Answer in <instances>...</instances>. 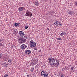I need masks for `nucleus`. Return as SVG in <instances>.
<instances>
[{"label": "nucleus", "instance_id": "16", "mask_svg": "<svg viewBox=\"0 0 77 77\" xmlns=\"http://www.w3.org/2000/svg\"><path fill=\"white\" fill-rule=\"evenodd\" d=\"M66 35V33H65V32H62L60 34V35L61 36H63V35Z\"/></svg>", "mask_w": 77, "mask_h": 77}, {"label": "nucleus", "instance_id": "27", "mask_svg": "<svg viewBox=\"0 0 77 77\" xmlns=\"http://www.w3.org/2000/svg\"><path fill=\"white\" fill-rule=\"evenodd\" d=\"M24 38H25V39H27V37L26 35L24 36Z\"/></svg>", "mask_w": 77, "mask_h": 77}, {"label": "nucleus", "instance_id": "24", "mask_svg": "<svg viewBox=\"0 0 77 77\" xmlns=\"http://www.w3.org/2000/svg\"><path fill=\"white\" fill-rule=\"evenodd\" d=\"M61 38H57V40H61Z\"/></svg>", "mask_w": 77, "mask_h": 77}, {"label": "nucleus", "instance_id": "29", "mask_svg": "<svg viewBox=\"0 0 77 77\" xmlns=\"http://www.w3.org/2000/svg\"><path fill=\"white\" fill-rule=\"evenodd\" d=\"M70 69H72V70H73V69H73V67H71V68Z\"/></svg>", "mask_w": 77, "mask_h": 77}, {"label": "nucleus", "instance_id": "12", "mask_svg": "<svg viewBox=\"0 0 77 77\" xmlns=\"http://www.w3.org/2000/svg\"><path fill=\"white\" fill-rule=\"evenodd\" d=\"M35 5L36 6H38L39 5V3L38 1H35Z\"/></svg>", "mask_w": 77, "mask_h": 77}, {"label": "nucleus", "instance_id": "8", "mask_svg": "<svg viewBox=\"0 0 77 77\" xmlns=\"http://www.w3.org/2000/svg\"><path fill=\"white\" fill-rule=\"evenodd\" d=\"M25 54H26L27 55H29L32 53V51L30 50H27L25 51Z\"/></svg>", "mask_w": 77, "mask_h": 77}, {"label": "nucleus", "instance_id": "26", "mask_svg": "<svg viewBox=\"0 0 77 77\" xmlns=\"http://www.w3.org/2000/svg\"><path fill=\"white\" fill-rule=\"evenodd\" d=\"M25 29H28V26H25Z\"/></svg>", "mask_w": 77, "mask_h": 77}, {"label": "nucleus", "instance_id": "15", "mask_svg": "<svg viewBox=\"0 0 77 77\" xmlns=\"http://www.w3.org/2000/svg\"><path fill=\"white\" fill-rule=\"evenodd\" d=\"M45 74V72L44 71H42L41 72V76H44V74Z\"/></svg>", "mask_w": 77, "mask_h": 77}, {"label": "nucleus", "instance_id": "19", "mask_svg": "<svg viewBox=\"0 0 77 77\" xmlns=\"http://www.w3.org/2000/svg\"><path fill=\"white\" fill-rule=\"evenodd\" d=\"M31 62L33 64H34V63H35V60L32 59L31 60Z\"/></svg>", "mask_w": 77, "mask_h": 77}, {"label": "nucleus", "instance_id": "9", "mask_svg": "<svg viewBox=\"0 0 77 77\" xmlns=\"http://www.w3.org/2000/svg\"><path fill=\"white\" fill-rule=\"evenodd\" d=\"M19 34L21 37H23V36H24V33L22 31H20L19 32Z\"/></svg>", "mask_w": 77, "mask_h": 77}, {"label": "nucleus", "instance_id": "7", "mask_svg": "<svg viewBox=\"0 0 77 77\" xmlns=\"http://www.w3.org/2000/svg\"><path fill=\"white\" fill-rule=\"evenodd\" d=\"M54 58H52V57H50L48 58V63H50V65H51L52 63V60L54 59Z\"/></svg>", "mask_w": 77, "mask_h": 77}, {"label": "nucleus", "instance_id": "17", "mask_svg": "<svg viewBox=\"0 0 77 77\" xmlns=\"http://www.w3.org/2000/svg\"><path fill=\"white\" fill-rule=\"evenodd\" d=\"M69 14H70L71 15H72L73 14V12L72 11H70L69 12Z\"/></svg>", "mask_w": 77, "mask_h": 77}, {"label": "nucleus", "instance_id": "13", "mask_svg": "<svg viewBox=\"0 0 77 77\" xmlns=\"http://www.w3.org/2000/svg\"><path fill=\"white\" fill-rule=\"evenodd\" d=\"M44 77H48V73L47 72H45L44 75H43Z\"/></svg>", "mask_w": 77, "mask_h": 77}, {"label": "nucleus", "instance_id": "25", "mask_svg": "<svg viewBox=\"0 0 77 77\" xmlns=\"http://www.w3.org/2000/svg\"><path fill=\"white\" fill-rule=\"evenodd\" d=\"M0 46L3 47V44L1 43H0Z\"/></svg>", "mask_w": 77, "mask_h": 77}, {"label": "nucleus", "instance_id": "23", "mask_svg": "<svg viewBox=\"0 0 77 77\" xmlns=\"http://www.w3.org/2000/svg\"><path fill=\"white\" fill-rule=\"evenodd\" d=\"M2 56H3V54H0V58H1Z\"/></svg>", "mask_w": 77, "mask_h": 77}, {"label": "nucleus", "instance_id": "4", "mask_svg": "<svg viewBox=\"0 0 77 77\" xmlns=\"http://www.w3.org/2000/svg\"><path fill=\"white\" fill-rule=\"evenodd\" d=\"M25 15L27 17H29V16L30 18H32V14L30 12L28 11V10H27V11L26 12V14Z\"/></svg>", "mask_w": 77, "mask_h": 77}, {"label": "nucleus", "instance_id": "28", "mask_svg": "<svg viewBox=\"0 0 77 77\" xmlns=\"http://www.w3.org/2000/svg\"><path fill=\"white\" fill-rule=\"evenodd\" d=\"M34 50H37V49L36 48H34Z\"/></svg>", "mask_w": 77, "mask_h": 77}, {"label": "nucleus", "instance_id": "14", "mask_svg": "<svg viewBox=\"0 0 77 77\" xmlns=\"http://www.w3.org/2000/svg\"><path fill=\"white\" fill-rule=\"evenodd\" d=\"M19 24H20V23H15V24H14V26L15 27H18L19 26Z\"/></svg>", "mask_w": 77, "mask_h": 77}, {"label": "nucleus", "instance_id": "11", "mask_svg": "<svg viewBox=\"0 0 77 77\" xmlns=\"http://www.w3.org/2000/svg\"><path fill=\"white\" fill-rule=\"evenodd\" d=\"M2 65H3V66H4L5 67H7V66H8V63L6 62L3 63Z\"/></svg>", "mask_w": 77, "mask_h": 77}, {"label": "nucleus", "instance_id": "6", "mask_svg": "<svg viewBox=\"0 0 77 77\" xmlns=\"http://www.w3.org/2000/svg\"><path fill=\"white\" fill-rule=\"evenodd\" d=\"M27 46L25 44H23L20 46V48L22 50H25L26 48H27Z\"/></svg>", "mask_w": 77, "mask_h": 77}, {"label": "nucleus", "instance_id": "31", "mask_svg": "<svg viewBox=\"0 0 77 77\" xmlns=\"http://www.w3.org/2000/svg\"><path fill=\"white\" fill-rule=\"evenodd\" d=\"M47 30H49L50 29L49 28H47Z\"/></svg>", "mask_w": 77, "mask_h": 77}, {"label": "nucleus", "instance_id": "1", "mask_svg": "<svg viewBox=\"0 0 77 77\" xmlns=\"http://www.w3.org/2000/svg\"><path fill=\"white\" fill-rule=\"evenodd\" d=\"M59 60H56L54 58L52 60V62L51 64H50V66L52 67H54V66L57 67L59 65Z\"/></svg>", "mask_w": 77, "mask_h": 77}, {"label": "nucleus", "instance_id": "22", "mask_svg": "<svg viewBox=\"0 0 77 77\" xmlns=\"http://www.w3.org/2000/svg\"><path fill=\"white\" fill-rule=\"evenodd\" d=\"M8 76V75L7 74H5V75H4V77H6Z\"/></svg>", "mask_w": 77, "mask_h": 77}, {"label": "nucleus", "instance_id": "30", "mask_svg": "<svg viewBox=\"0 0 77 77\" xmlns=\"http://www.w3.org/2000/svg\"><path fill=\"white\" fill-rule=\"evenodd\" d=\"M27 77H29L30 76V75H29L27 74Z\"/></svg>", "mask_w": 77, "mask_h": 77}, {"label": "nucleus", "instance_id": "10", "mask_svg": "<svg viewBox=\"0 0 77 77\" xmlns=\"http://www.w3.org/2000/svg\"><path fill=\"white\" fill-rule=\"evenodd\" d=\"M18 9L19 11H23L25 10V8L24 7H21L18 8Z\"/></svg>", "mask_w": 77, "mask_h": 77}, {"label": "nucleus", "instance_id": "3", "mask_svg": "<svg viewBox=\"0 0 77 77\" xmlns=\"http://www.w3.org/2000/svg\"><path fill=\"white\" fill-rule=\"evenodd\" d=\"M18 41L20 43H23V42H26V39H23L21 37H18L17 38Z\"/></svg>", "mask_w": 77, "mask_h": 77}, {"label": "nucleus", "instance_id": "20", "mask_svg": "<svg viewBox=\"0 0 77 77\" xmlns=\"http://www.w3.org/2000/svg\"><path fill=\"white\" fill-rule=\"evenodd\" d=\"M34 70H35V69H34V68H32L31 70V72H33V71H34Z\"/></svg>", "mask_w": 77, "mask_h": 77}, {"label": "nucleus", "instance_id": "5", "mask_svg": "<svg viewBox=\"0 0 77 77\" xmlns=\"http://www.w3.org/2000/svg\"><path fill=\"white\" fill-rule=\"evenodd\" d=\"M54 24L56 26H60V27H62V23L59 21L55 22L54 23Z\"/></svg>", "mask_w": 77, "mask_h": 77}, {"label": "nucleus", "instance_id": "18", "mask_svg": "<svg viewBox=\"0 0 77 77\" xmlns=\"http://www.w3.org/2000/svg\"><path fill=\"white\" fill-rule=\"evenodd\" d=\"M12 60H11V59H9L8 60V62L9 63H11V62H12Z\"/></svg>", "mask_w": 77, "mask_h": 77}, {"label": "nucleus", "instance_id": "2", "mask_svg": "<svg viewBox=\"0 0 77 77\" xmlns=\"http://www.w3.org/2000/svg\"><path fill=\"white\" fill-rule=\"evenodd\" d=\"M29 45L30 47H34L36 46V42L32 40L29 42Z\"/></svg>", "mask_w": 77, "mask_h": 77}, {"label": "nucleus", "instance_id": "21", "mask_svg": "<svg viewBox=\"0 0 77 77\" xmlns=\"http://www.w3.org/2000/svg\"><path fill=\"white\" fill-rule=\"evenodd\" d=\"M61 77L60 76V77H65V75H63L62 74H61Z\"/></svg>", "mask_w": 77, "mask_h": 77}]
</instances>
